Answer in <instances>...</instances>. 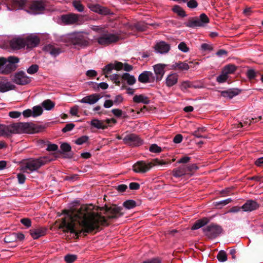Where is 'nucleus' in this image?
<instances>
[{
	"label": "nucleus",
	"instance_id": "f257e3e1",
	"mask_svg": "<svg viewBox=\"0 0 263 263\" xmlns=\"http://www.w3.org/2000/svg\"><path fill=\"white\" fill-rule=\"evenodd\" d=\"M93 208L92 204L83 205L79 209L73 211L70 215L65 211L68 219L63 218L60 227L65 229L64 232L73 233L78 238L81 234L86 236L87 234L94 231H96L95 233L100 231V226H108L107 219L95 212Z\"/></svg>",
	"mask_w": 263,
	"mask_h": 263
},
{
	"label": "nucleus",
	"instance_id": "f03ea898",
	"mask_svg": "<svg viewBox=\"0 0 263 263\" xmlns=\"http://www.w3.org/2000/svg\"><path fill=\"white\" fill-rule=\"evenodd\" d=\"M28 1H9L7 7L10 10L24 9L34 14L42 12L45 9V1H31L32 3L28 4Z\"/></svg>",
	"mask_w": 263,
	"mask_h": 263
},
{
	"label": "nucleus",
	"instance_id": "7ed1b4c3",
	"mask_svg": "<svg viewBox=\"0 0 263 263\" xmlns=\"http://www.w3.org/2000/svg\"><path fill=\"white\" fill-rule=\"evenodd\" d=\"M54 160L49 156L40 157L38 158H29L24 162V166L22 170L23 172L28 173L37 171L41 166Z\"/></svg>",
	"mask_w": 263,
	"mask_h": 263
},
{
	"label": "nucleus",
	"instance_id": "20e7f679",
	"mask_svg": "<svg viewBox=\"0 0 263 263\" xmlns=\"http://www.w3.org/2000/svg\"><path fill=\"white\" fill-rule=\"evenodd\" d=\"M175 161V158H173L171 161L169 162L158 159H154L152 162L148 163H146L144 161H139L133 165V170L136 173H144L150 170L154 165L171 164L172 162H174Z\"/></svg>",
	"mask_w": 263,
	"mask_h": 263
},
{
	"label": "nucleus",
	"instance_id": "39448f33",
	"mask_svg": "<svg viewBox=\"0 0 263 263\" xmlns=\"http://www.w3.org/2000/svg\"><path fill=\"white\" fill-rule=\"evenodd\" d=\"M69 40L70 43L78 49L85 48L88 46L90 43L88 36L80 32L70 35Z\"/></svg>",
	"mask_w": 263,
	"mask_h": 263
},
{
	"label": "nucleus",
	"instance_id": "423d86ee",
	"mask_svg": "<svg viewBox=\"0 0 263 263\" xmlns=\"http://www.w3.org/2000/svg\"><path fill=\"white\" fill-rule=\"evenodd\" d=\"M121 39L119 33H112L107 30L101 34L96 40L99 44L103 46H107L111 44L117 42Z\"/></svg>",
	"mask_w": 263,
	"mask_h": 263
},
{
	"label": "nucleus",
	"instance_id": "0eeeda50",
	"mask_svg": "<svg viewBox=\"0 0 263 263\" xmlns=\"http://www.w3.org/2000/svg\"><path fill=\"white\" fill-rule=\"evenodd\" d=\"M122 207L118 206L116 204H111L110 206L105 204L101 209V210L105 211L104 214L107 215L106 219H117L122 216L123 215V213L122 212Z\"/></svg>",
	"mask_w": 263,
	"mask_h": 263
},
{
	"label": "nucleus",
	"instance_id": "6e6552de",
	"mask_svg": "<svg viewBox=\"0 0 263 263\" xmlns=\"http://www.w3.org/2000/svg\"><path fill=\"white\" fill-rule=\"evenodd\" d=\"M209 22V18L205 13L200 14L199 17H194L190 18L185 23L186 27L194 28L196 27L204 26Z\"/></svg>",
	"mask_w": 263,
	"mask_h": 263
},
{
	"label": "nucleus",
	"instance_id": "1a4fd4ad",
	"mask_svg": "<svg viewBox=\"0 0 263 263\" xmlns=\"http://www.w3.org/2000/svg\"><path fill=\"white\" fill-rule=\"evenodd\" d=\"M11 81L17 85H26L31 82V78L24 71H19L11 76Z\"/></svg>",
	"mask_w": 263,
	"mask_h": 263
},
{
	"label": "nucleus",
	"instance_id": "9d476101",
	"mask_svg": "<svg viewBox=\"0 0 263 263\" xmlns=\"http://www.w3.org/2000/svg\"><path fill=\"white\" fill-rule=\"evenodd\" d=\"M12 134H20L18 123L9 125H0V136L9 138Z\"/></svg>",
	"mask_w": 263,
	"mask_h": 263
},
{
	"label": "nucleus",
	"instance_id": "9b49d317",
	"mask_svg": "<svg viewBox=\"0 0 263 263\" xmlns=\"http://www.w3.org/2000/svg\"><path fill=\"white\" fill-rule=\"evenodd\" d=\"M205 235L210 238H214L218 236L222 232L221 227L212 223L203 229Z\"/></svg>",
	"mask_w": 263,
	"mask_h": 263
},
{
	"label": "nucleus",
	"instance_id": "f8f14e48",
	"mask_svg": "<svg viewBox=\"0 0 263 263\" xmlns=\"http://www.w3.org/2000/svg\"><path fill=\"white\" fill-rule=\"evenodd\" d=\"M125 144L133 146H138L143 143V141L139 136L135 134H129L125 135L123 138Z\"/></svg>",
	"mask_w": 263,
	"mask_h": 263
},
{
	"label": "nucleus",
	"instance_id": "ddd939ff",
	"mask_svg": "<svg viewBox=\"0 0 263 263\" xmlns=\"http://www.w3.org/2000/svg\"><path fill=\"white\" fill-rule=\"evenodd\" d=\"M79 15L74 13H69L61 15V20L65 25H73L79 21Z\"/></svg>",
	"mask_w": 263,
	"mask_h": 263
},
{
	"label": "nucleus",
	"instance_id": "4468645a",
	"mask_svg": "<svg viewBox=\"0 0 263 263\" xmlns=\"http://www.w3.org/2000/svg\"><path fill=\"white\" fill-rule=\"evenodd\" d=\"M138 81L142 83H153L155 81V77L152 72L144 71L139 74Z\"/></svg>",
	"mask_w": 263,
	"mask_h": 263
},
{
	"label": "nucleus",
	"instance_id": "2eb2a0df",
	"mask_svg": "<svg viewBox=\"0 0 263 263\" xmlns=\"http://www.w3.org/2000/svg\"><path fill=\"white\" fill-rule=\"evenodd\" d=\"M19 132L20 133H34L37 132L36 130L34 125L31 123L19 122Z\"/></svg>",
	"mask_w": 263,
	"mask_h": 263
},
{
	"label": "nucleus",
	"instance_id": "dca6fc26",
	"mask_svg": "<svg viewBox=\"0 0 263 263\" xmlns=\"http://www.w3.org/2000/svg\"><path fill=\"white\" fill-rule=\"evenodd\" d=\"M47 229L45 227H36L31 229L29 233L33 239H37L45 235L47 233Z\"/></svg>",
	"mask_w": 263,
	"mask_h": 263
},
{
	"label": "nucleus",
	"instance_id": "f3484780",
	"mask_svg": "<svg viewBox=\"0 0 263 263\" xmlns=\"http://www.w3.org/2000/svg\"><path fill=\"white\" fill-rule=\"evenodd\" d=\"M15 86L8 81L7 79L4 77H0V92H5L13 90Z\"/></svg>",
	"mask_w": 263,
	"mask_h": 263
},
{
	"label": "nucleus",
	"instance_id": "a211bd4d",
	"mask_svg": "<svg viewBox=\"0 0 263 263\" xmlns=\"http://www.w3.org/2000/svg\"><path fill=\"white\" fill-rule=\"evenodd\" d=\"M166 65L163 64H157L153 66L154 70L156 75L155 80L157 82L160 81L164 73Z\"/></svg>",
	"mask_w": 263,
	"mask_h": 263
},
{
	"label": "nucleus",
	"instance_id": "6ab92c4d",
	"mask_svg": "<svg viewBox=\"0 0 263 263\" xmlns=\"http://www.w3.org/2000/svg\"><path fill=\"white\" fill-rule=\"evenodd\" d=\"M25 46L27 48H32L38 46L40 42V38L36 35L31 34L27 36L25 39Z\"/></svg>",
	"mask_w": 263,
	"mask_h": 263
},
{
	"label": "nucleus",
	"instance_id": "aec40b11",
	"mask_svg": "<svg viewBox=\"0 0 263 263\" xmlns=\"http://www.w3.org/2000/svg\"><path fill=\"white\" fill-rule=\"evenodd\" d=\"M89 8L91 11L101 15H106L110 14V11L109 9L99 4H90Z\"/></svg>",
	"mask_w": 263,
	"mask_h": 263
},
{
	"label": "nucleus",
	"instance_id": "412c9836",
	"mask_svg": "<svg viewBox=\"0 0 263 263\" xmlns=\"http://www.w3.org/2000/svg\"><path fill=\"white\" fill-rule=\"evenodd\" d=\"M101 98L102 96L100 94L93 93L84 97L80 102L83 103L93 104L97 102Z\"/></svg>",
	"mask_w": 263,
	"mask_h": 263
},
{
	"label": "nucleus",
	"instance_id": "4be33fe9",
	"mask_svg": "<svg viewBox=\"0 0 263 263\" xmlns=\"http://www.w3.org/2000/svg\"><path fill=\"white\" fill-rule=\"evenodd\" d=\"M44 50L54 57H56L62 52V49L58 46L48 44L44 46Z\"/></svg>",
	"mask_w": 263,
	"mask_h": 263
},
{
	"label": "nucleus",
	"instance_id": "5701e85b",
	"mask_svg": "<svg viewBox=\"0 0 263 263\" xmlns=\"http://www.w3.org/2000/svg\"><path fill=\"white\" fill-rule=\"evenodd\" d=\"M259 208V204L253 200H248L245 203L241 206L242 209L245 212H251Z\"/></svg>",
	"mask_w": 263,
	"mask_h": 263
},
{
	"label": "nucleus",
	"instance_id": "b1692460",
	"mask_svg": "<svg viewBox=\"0 0 263 263\" xmlns=\"http://www.w3.org/2000/svg\"><path fill=\"white\" fill-rule=\"evenodd\" d=\"M61 151H59L60 154H63V157L65 158H71L73 155L71 152V147L67 143H63L60 145Z\"/></svg>",
	"mask_w": 263,
	"mask_h": 263
},
{
	"label": "nucleus",
	"instance_id": "393cba45",
	"mask_svg": "<svg viewBox=\"0 0 263 263\" xmlns=\"http://www.w3.org/2000/svg\"><path fill=\"white\" fill-rule=\"evenodd\" d=\"M241 92V90L238 88H231L227 90L220 91L221 96L224 98H228L230 99L234 97L239 95Z\"/></svg>",
	"mask_w": 263,
	"mask_h": 263
},
{
	"label": "nucleus",
	"instance_id": "a878e982",
	"mask_svg": "<svg viewBox=\"0 0 263 263\" xmlns=\"http://www.w3.org/2000/svg\"><path fill=\"white\" fill-rule=\"evenodd\" d=\"M172 175L176 178L181 177L184 175H187L185 164H182L178 167L173 170Z\"/></svg>",
	"mask_w": 263,
	"mask_h": 263
},
{
	"label": "nucleus",
	"instance_id": "bb28decb",
	"mask_svg": "<svg viewBox=\"0 0 263 263\" xmlns=\"http://www.w3.org/2000/svg\"><path fill=\"white\" fill-rule=\"evenodd\" d=\"M170 46L164 42H160L155 46V50L160 53H166L169 51Z\"/></svg>",
	"mask_w": 263,
	"mask_h": 263
},
{
	"label": "nucleus",
	"instance_id": "cd10ccee",
	"mask_svg": "<svg viewBox=\"0 0 263 263\" xmlns=\"http://www.w3.org/2000/svg\"><path fill=\"white\" fill-rule=\"evenodd\" d=\"M17 67V65H13L9 62L5 64L4 69H0V74H8L15 71Z\"/></svg>",
	"mask_w": 263,
	"mask_h": 263
},
{
	"label": "nucleus",
	"instance_id": "c85d7f7f",
	"mask_svg": "<svg viewBox=\"0 0 263 263\" xmlns=\"http://www.w3.org/2000/svg\"><path fill=\"white\" fill-rule=\"evenodd\" d=\"M10 46L13 49H20L25 46V43L23 39H14L10 41Z\"/></svg>",
	"mask_w": 263,
	"mask_h": 263
},
{
	"label": "nucleus",
	"instance_id": "c756f323",
	"mask_svg": "<svg viewBox=\"0 0 263 263\" xmlns=\"http://www.w3.org/2000/svg\"><path fill=\"white\" fill-rule=\"evenodd\" d=\"M178 75L176 73L170 74L166 79V85L167 87H172L175 85L178 81Z\"/></svg>",
	"mask_w": 263,
	"mask_h": 263
},
{
	"label": "nucleus",
	"instance_id": "7c9ffc66",
	"mask_svg": "<svg viewBox=\"0 0 263 263\" xmlns=\"http://www.w3.org/2000/svg\"><path fill=\"white\" fill-rule=\"evenodd\" d=\"M190 68V66L185 62H175L172 65V69L174 70H179L180 71L187 70Z\"/></svg>",
	"mask_w": 263,
	"mask_h": 263
},
{
	"label": "nucleus",
	"instance_id": "2f4dec72",
	"mask_svg": "<svg viewBox=\"0 0 263 263\" xmlns=\"http://www.w3.org/2000/svg\"><path fill=\"white\" fill-rule=\"evenodd\" d=\"M133 101L137 103H142L144 104H148L150 102L149 98L143 95H135L133 98Z\"/></svg>",
	"mask_w": 263,
	"mask_h": 263
},
{
	"label": "nucleus",
	"instance_id": "473e14b6",
	"mask_svg": "<svg viewBox=\"0 0 263 263\" xmlns=\"http://www.w3.org/2000/svg\"><path fill=\"white\" fill-rule=\"evenodd\" d=\"M209 222L207 218H203L197 220L192 227V230H197L205 226Z\"/></svg>",
	"mask_w": 263,
	"mask_h": 263
},
{
	"label": "nucleus",
	"instance_id": "72a5a7b5",
	"mask_svg": "<svg viewBox=\"0 0 263 263\" xmlns=\"http://www.w3.org/2000/svg\"><path fill=\"white\" fill-rule=\"evenodd\" d=\"M91 125L98 129H104L107 128V125H105L103 121L96 119L91 120Z\"/></svg>",
	"mask_w": 263,
	"mask_h": 263
},
{
	"label": "nucleus",
	"instance_id": "f704fd0d",
	"mask_svg": "<svg viewBox=\"0 0 263 263\" xmlns=\"http://www.w3.org/2000/svg\"><path fill=\"white\" fill-rule=\"evenodd\" d=\"M121 78L123 80H126L128 84L130 85L134 84L136 82V80L135 77L134 76L130 75L128 73H123Z\"/></svg>",
	"mask_w": 263,
	"mask_h": 263
},
{
	"label": "nucleus",
	"instance_id": "c9c22d12",
	"mask_svg": "<svg viewBox=\"0 0 263 263\" xmlns=\"http://www.w3.org/2000/svg\"><path fill=\"white\" fill-rule=\"evenodd\" d=\"M148 25L154 26V24H147L143 22H140L136 24L135 25V27L137 30L139 31H144L147 29V28H148Z\"/></svg>",
	"mask_w": 263,
	"mask_h": 263
},
{
	"label": "nucleus",
	"instance_id": "e433bc0d",
	"mask_svg": "<svg viewBox=\"0 0 263 263\" xmlns=\"http://www.w3.org/2000/svg\"><path fill=\"white\" fill-rule=\"evenodd\" d=\"M172 11L181 17H184L186 16L184 10L179 6H174L172 8Z\"/></svg>",
	"mask_w": 263,
	"mask_h": 263
},
{
	"label": "nucleus",
	"instance_id": "4c0bfd02",
	"mask_svg": "<svg viewBox=\"0 0 263 263\" xmlns=\"http://www.w3.org/2000/svg\"><path fill=\"white\" fill-rule=\"evenodd\" d=\"M236 70V67L233 64H229L223 68L222 71L228 76L233 73Z\"/></svg>",
	"mask_w": 263,
	"mask_h": 263
},
{
	"label": "nucleus",
	"instance_id": "58836bf2",
	"mask_svg": "<svg viewBox=\"0 0 263 263\" xmlns=\"http://www.w3.org/2000/svg\"><path fill=\"white\" fill-rule=\"evenodd\" d=\"M42 105L43 107L47 110L52 109L55 106V103L49 99L44 101Z\"/></svg>",
	"mask_w": 263,
	"mask_h": 263
},
{
	"label": "nucleus",
	"instance_id": "ea45409f",
	"mask_svg": "<svg viewBox=\"0 0 263 263\" xmlns=\"http://www.w3.org/2000/svg\"><path fill=\"white\" fill-rule=\"evenodd\" d=\"M187 175H192L193 173L198 169L196 164H185Z\"/></svg>",
	"mask_w": 263,
	"mask_h": 263
},
{
	"label": "nucleus",
	"instance_id": "a19ab883",
	"mask_svg": "<svg viewBox=\"0 0 263 263\" xmlns=\"http://www.w3.org/2000/svg\"><path fill=\"white\" fill-rule=\"evenodd\" d=\"M123 205L127 209H133L136 206L137 204L135 200H127L124 201L123 203Z\"/></svg>",
	"mask_w": 263,
	"mask_h": 263
},
{
	"label": "nucleus",
	"instance_id": "79ce46f5",
	"mask_svg": "<svg viewBox=\"0 0 263 263\" xmlns=\"http://www.w3.org/2000/svg\"><path fill=\"white\" fill-rule=\"evenodd\" d=\"M90 83L94 85L93 88L95 90H99L100 88L104 90L106 89L108 87V85L105 82H101L99 84L92 82H91Z\"/></svg>",
	"mask_w": 263,
	"mask_h": 263
},
{
	"label": "nucleus",
	"instance_id": "37998d69",
	"mask_svg": "<svg viewBox=\"0 0 263 263\" xmlns=\"http://www.w3.org/2000/svg\"><path fill=\"white\" fill-rule=\"evenodd\" d=\"M43 109L40 106H35L32 108V116L35 117L41 115L43 113Z\"/></svg>",
	"mask_w": 263,
	"mask_h": 263
},
{
	"label": "nucleus",
	"instance_id": "c03bdc74",
	"mask_svg": "<svg viewBox=\"0 0 263 263\" xmlns=\"http://www.w3.org/2000/svg\"><path fill=\"white\" fill-rule=\"evenodd\" d=\"M217 258L220 262H224L227 260V255L226 252L223 250L220 251L217 255Z\"/></svg>",
	"mask_w": 263,
	"mask_h": 263
},
{
	"label": "nucleus",
	"instance_id": "a18cd8bd",
	"mask_svg": "<svg viewBox=\"0 0 263 263\" xmlns=\"http://www.w3.org/2000/svg\"><path fill=\"white\" fill-rule=\"evenodd\" d=\"M232 201L231 198H228L225 200H221L219 201H216L214 203V205L216 206L221 208L222 206L226 205L231 202Z\"/></svg>",
	"mask_w": 263,
	"mask_h": 263
},
{
	"label": "nucleus",
	"instance_id": "49530a36",
	"mask_svg": "<svg viewBox=\"0 0 263 263\" xmlns=\"http://www.w3.org/2000/svg\"><path fill=\"white\" fill-rule=\"evenodd\" d=\"M73 7L79 12H82L84 10V7L81 3V1H72Z\"/></svg>",
	"mask_w": 263,
	"mask_h": 263
},
{
	"label": "nucleus",
	"instance_id": "de8ad7c7",
	"mask_svg": "<svg viewBox=\"0 0 263 263\" xmlns=\"http://www.w3.org/2000/svg\"><path fill=\"white\" fill-rule=\"evenodd\" d=\"M228 79V76L222 70L221 74L218 76L217 78V81L219 83H222L225 82Z\"/></svg>",
	"mask_w": 263,
	"mask_h": 263
},
{
	"label": "nucleus",
	"instance_id": "09e8293b",
	"mask_svg": "<svg viewBox=\"0 0 263 263\" xmlns=\"http://www.w3.org/2000/svg\"><path fill=\"white\" fill-rule=\"evenodd\" d=\"M113 69H114V64L110 63L106 65L104 68L103 69V72L104 74H105V77L107 78V74H108Z\"/></svg>",
	"mask_w": 263,
	"mask_h": 263
},
{
	"label": "nucleus",
	"instance_id": "8fccbe9b",
	"mask_svg": "<svg viewBox=\"0 0 263 263\" xmlns=\"http://www.w3.org/2000/svg\"><path fill=\"white\" fill-rule=\"evenodd\" d=\"M113 69H114V64L110 63L106 65L104 68L103 69V72L104 74H105V77L107 78V74H108Z\"/></svg>",
	"mask_w": 263,
	"mask_h": 263
},
{
	"label": "nucleus",
	"instance_id": "3c124183",
	"mask_svg": "<svg viewBox=\"0 0 263 263\" xmlns=\"http://www.w3.org/2000/svg\"><path fill=\"white\" fill-rule=\"evenodd\" d=\"M77 258V255L72 254H67L64 257V260L67 263H72L74 262Z\"/></svg>",
	"mask_w": 263,
	"mask_h": 263
},
{
	"label": "nucleus",
	"instance_id": "603ef678",
	"mask_svg": "<svg viewBox=\"0 0 263 263\" xmlns=\"http://www.w3.org/2000/svg\"><path fill=\"white\" fill-rule=\"evenodd\" d=\"M5 242L6 243H10L12 242L16 241L15 239V235H14V233L10 234L5 236L4 239Z\"/></svg>",
	"mask_w": 263,
	"mask_h": 263
},
{
	"label": "nucleus",
	"instance_id": "864d4df0",
	"mask_svg": "<svg viewBox=\"0 0 263 263\" xmlns=\"http://www.w3.org/2000/svg\"><path fill=\"white\" fill-rule=\"evenodd\" d=\"M39 70V66L36 64H33L30 66L27 70V72L29 74H34Z\"/></svg>",
	"mask_w": 263,
	"mask_h": 263
},
{
	"label": "nucleus",
	"instance_id": "5fc2aeb1",
	"mask_svg": "<svg viewBox=\"0 0 263 263\" xmlns=\"http://www.w3.org/2000/svg\"><path fill=\"white\" fill-rule=\"evenodd\" d=\"M88 139H89V138L88 136H83L78 138L75 141V143L78 145H82V144H84V143L88 141Z\"/></svg>",
	"mask_w": 263,
	"mask_h": 263
},
{
	"label": "nucleus",
	"instance_id": "6e6d98bb",
	"mask_svg": "<svg viewBox=\"0 0 263 263\" xmlns=\"http://www.w3.org/2000/svg\"><path fill=\"white\" fill-rule=\"evenodd\" d=\"M191 160V157L188 156H183L180 158L176 162L178 164H187Z\"/></svg>",
	"mask_w": 263,
	"mask_h": 263
},
{
	"label": "nucleus",
	"instance_id": "4d7b16f0",
	"mask_svg": "<svg viewBox=\"0 0 263 263\" xmlns=\"http://www.w3.org/2000/svg\"><path fill=\"white\" fill-rule=\"evenodd\" d=\"M149 150L152 153H158L161 152L162 149L156 144H153L149 147Z\"/></svg>",
	"mask_w": 263,
	"mask_h": 263
},
{
	"label": "nucleus",
	"instance_id": "13d9d810",
	"mask_svg": "<svg viewBox=\"0 0 263 263\" xmlns=\"http://www.w3.org/2000/svg\"><path fill=\"white\" fill-rule=\"evenodd\" d=\"M7 59V62H9L13 65H16L19 62V59L16 57L10 56Z\"/></svg>",
	"mask_w": 263,
	"mask_h": 263
},
{
	"label": "nucleus",
	"instance_id": "bf43d9fd",
	"mask_svg": "<svg viewBox=\"0 0 263 263\" xmlns=\"http://www.w3.org/2000/svg\"><path fill=\"white\" fill-rule=\"evenodd\" d=\"M178 49L183 52H187L189 50V48L187 47L186 44L184 42H181L178 45Z\"/></svg>",
	"mask_w": 263,
	"mask_h": 263
},
{
	"label": "nucleus",
	"instance_id": "052dcab7",
	"mask_svg": "<svg viewBox=\"0 0 263 263\" xmlns=\"http://www.w3.org/2000/svg\"><path fill=\"white\" fill-rule=\"evenodd\" d=\"M92 30L96 31L99 33V35L103 33V32L106 31L107 30H105L104 28L101 26H93L92 27Z\"/></svg>",
	"mask_w": 263,
	"mask_h": 263
},
{
	"label": "nucleus",
	"instance_id": "680f3d73",
	"mask_svg": "<svg viewBox=\"0 0 263 263\" xmlns=\"http://www.w3.org/2000/svg\"><path fill=\"white\" fill-rule=\"evenodd\" d=\"M20 222L21 223H22L24 226H25L27 228H29L31 226V220L28 218H22L20 220Z\"/></svg>",
	"mask_w": 263,
	"mask_h": 263
},
{
	"label": "nucleus",
	"instance_id": "e2e57ef3",
	"mask_svg": "<svg viewBox=\"0 0 263 263\" xmlns=\"http://www.w3.org/2000/svg\"><path fill=\"white\" fill-rule=\"evenodd\" d=\"M247 77L249 80L254 79L256 76V73L253 69H249L247 72Z\"/></svg>",
	"mask_w": 263,
	"mask_h": 263
},
{
	"label": "nucleus",
	"instance_id": "0e129e2a",
	"mask_svg": "<svg viewBox=\"0 0 263 263\" xmlns=\"http://www.w3.org/2000/svg\"><path fill=\"white\" fill-rule=\"evenodd\" d=\"M75 126L73 123H68L66 124L65 126L62 129V131L63 133H66L71 131Z\"/></svg>",
	"mask_w": 263,
	"mask_h": 263
},
{
	"label": "nucleus",
	"instance_id": "69168bd1",
	"mask_svg": "<svg viewBox=\"0 0 263 263\" xmlns=\"http://www.w3.org/2000/svg\"><path fill=\"white\" fill-rule=\"evenodd\" d=\"M200 49L202 51H211L213 50V47L211 45L206 44V43H203L201 45Z\"/></svg>",
	"mask_w": 263,
	"mask_h": 263
},
{
	"label": "nucleus",
	"instance_id": "338daca9",
	"mask_svg": "<svg viewBox=\"0 0 263 263\" xmlns=\"http://www.w3.org/2000/svg\"><path fill=\"white\" fill-rule=\"evenodd\" d=\"M142 263H161V259L159 257H156L143 261Z\"/></svg>",
	"mask_w": 263,
	"mask_h": 263
},
{
	"label": "nucleus",
	"instance_id": "774afa93",
	"mask_svg": "<svg viewBox=\"0 0 263 263\" xmlns=\"http://www.w3.org/2000/svg\"><path fill=\"white\" fill-rule=\"evenodd\" d=\"M111 112L117 118H120L123 115V112L120 109H112Z\"/></svg>",
	"mask_w": 263,
	"mask_h": 263
}]
</instances>
